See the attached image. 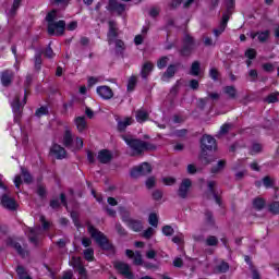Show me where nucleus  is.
<instances>
[{
    "label": "nucleus",
    "instance_id": "nucleus-23",
    "mask_svg": "<svg viewBox=\"0 0 279 279\" xmlns=\"http://www.w3.org/2000/svg\"><path fill=\"white\" fill-rule=\"evenodd\" d=\"M116 48V56L120 57V58H124V53H125V43L121 39H116L114 41Z\"/></svg>",
    "mask_w": 279,
    "mask_h": 279
},
{
    "label": "nucleus",
    "instance_id": "nucleus-43",
    "mask_svg": "<svg viewBox=\"0 0 279 279\" xmlns=\"http://www.w3.org/2000/svg\"><path fill=\"white\" fill-rule=\"evenodd\" d=\"M136 82H137L136 76H131L129 78L128 87H126L129 93H132V90H134V88H136Z\"/></svg>",
    "mask_w": 279,
    "mask_h": 279
},
{
    "label": "nucleus",
    "instance_id": "nucleus-60",
    "mask_svg": "<svg viewBox=\"0 0 279 279\" xmlns=\"http://www.w3.org/2000/svg\"><path fill=\"white\" fill-rule=\"evenodd\" d=\"M245 57L248 58V60H254L256 58V50L254 48L247 49Z\"/></svg>",
    "mask_w": 279,
    "mask_h": 279
},
{
    "label": "nucleus",
    "instance_id": "nucleus-9",
    "mask_svg": "<svg viewBox=\"0 0 279 279\" xmlns=\"http://www.w3.org/2000/svg\"><path fill=\"white\" fill-rule=\"evenodd\" d=\"M216 186H217L216 181H208L207 192L205 193V197L207 199H211V197H214L216 204H218V206H221V197H219V192H217V189H215Z\"/></svg>",
    "mask_w": 279,
    "mask_h": 279
},
{
    "label": "nucleus",
    "instance_id": "nucleus-62",
    "mask_svg": "<svg viewBox=\"0 0 279 279\" xmlns=\"http://www.w3.org/2000/svg\"><path fill=\"white\" fill-rule=\"evenodd\" d=\"M267 38H269V31H265L258 34L259 43H266Z\"/></svg>",
    "mask_w": 279,
    "mask_h": 279
},
{
    "label": "nucleus",
    "instance_id": "nucleus-41",
    "mask_svg": "<svg viewBox=\"0 0 279 279\" xmlns=\"http://www.w3.org/2000/svg\"><path fill=\"white\" fill-rule=\"evenodd\" d=\"M120 214L122 217V221L124 223H126V226L129 225V222L132 220V218H130V213H128V210H125V208L120 207Z\"/></svg>",
    "mask_w": 279,
    "mask_h": 279
},
{
    "label": "nucleus",
    "instance_id": "nucleus-7",
    "mask_svg": "<svg viewBox=\"0 0 279 279\" xmlns=\"http://www.w3.org/2000/svg\"><path fill=\"white\" fill-rule=\"evenodd\" d=\"M25 104H27V92H25V96H24V99H23V105H21V97L16 96L13 99V101L11 104V107H12V110H13V113H14L15 121L21 120V117L23 114V107L25 106Z\"/></svg>",
    "mask_w": 279,
    "mask_h": 279
},
{
    "label": "nucleus",
    "instance_id": "nucleus-16",
    "mask_svg": "<svg viewBox=\"0 0 279 279\" xmlns=\"http://www.w3.org/2000/svg\"><path fill=\"white\" fill-rule=\"evenodd\" d=\"M114 267L119 271V274H121L125 278H128V279L134 278V275L132 274V271H130V265H128L123 262H118V263H116Z\"/></svg>",
    "mask_w": 279,
    "mask_h": 279
},
{
    "label": "nucleus",
    "instance_id": "nucleus-31",
    "mask_svg": "<svg viewBox=\"0 0 279 279\" xmlns=\"http://www.w3.org/2000/svg\"><path fill=\"white\" fill-rule=\"evenodd\" d=\"M21 172L25 184H32V182H34V178L32 177L27 168L21 167Z\"/></svg>",
    "mask_w": 279,
    "mask_h": 279
},
{
    "label": "nucleus",
    "instance_id": "nucleus-8",
    "mask_svg": "<svg viewBox=\"0 0 279 279\" xmlns=\"http://www.w3.org/2000/svg\"><path fill=\"white\" fill-rule=\"evenodd\" d=\"M153 168L149 162H143L141 166L135 167L131 170V178H141L142 175H149L151 173Z\"/></svg>",
    "mask_w": 279,
    "mask_h": 279
},
{
    "label": "nucleus",
    "instance_id": "nucleus-2",
    "mask_svg": "<svg viewBox=\"0 0 279 279\" xmlns=\"http://www.w3.org/2000/svg\"><path fill=\"white\" fill-rule=\"evenodd\" d=\"M121 138L126 143L128 147L135 151L138 156L143 154V151H156V145L145 142L143 140L134 138L132 135L122 134Z\"/></svg>",
    "mask_w": 279,
    "mask_h": 279
},
{
    "label": "nucleus",
    "instance_id": "nucleus-50",
    "mask_svg": "<svg viewBox=\"0 0 279 279\" xmlns=\"http://www.w3.org/2000/svg\"><path fill=\"white\" fill-rule=\"evenodd\" d=\"M116 231L120 236H128V231H125V228L121 226V222L116 223Z\"/></svg>",
    "mask_w": 279,
    "mask_h": 279
},
{
    "label": "nucleus",
    "instance_id": "nucleus-4",
    "mask_svg": "<svg viewBox=\"0 0 279 279\" xmlns=\"http://www.w3.org/2000/svg\"><path fill=\"white\" fill-rule=\"evenodd\" d=\"M0 189L4 191L5 193L2 194L0 198V204L2 208H5V210L14 211L16 208H19V204H16V199L12 196H10V190L5 186L3 181L0 179Z\"/></svg>",
    "mask_w": 279,
    "mask_h": 279
},
{
    "label": "nucleus",
    "instance_id": "nucleus-29",
    "mask_svg": "<svg viewBox=\"0 0 279 279\" xmlns=\"http://www.w3.org/2000/svg\"><path fill=\"white\" fill-rule=\"evenodd\" d=\"M128 226L134 232H141V230H143V222L140 220L131 219Z\"/></svg>",
    "mask_w": 279,
    "mask_h": 279
},
{
    "label": "nucleus",
    "instance_id": "nucleus-35",
    "mask_svg": "<svg viewBox=\"0 0 279 279\" xmlns=\"http://www.w3.org/2000/svg\"><path fill=\"white\" fill-rule=\"evenodd\" d=\"M23 0H13V4L9 11L10 16H16V12L19 11V8H21V3Z\"/></svg>",
    "mask_w": 279,
    "mask_h": 279
},
{
    "label": "nucleus",
    "instance_id": "nucleus-24",
    "mask_svg": "<svg viewBox=\"0 0 279 279\" xmlns=\"http://www.w3.org/2000/svg\"><path fill=\"white\" fill-rule=\"evenodd\" d=\"M151 71H154V63L149 62V61L145 62L141 70V75H142L143 80H147V77H149V74L151 73Z\"/></svg>",
    "mask_w": 279,
    "mask_h": 279
},
{
    "label": "nucleus",
    "instance_id": "nucleus-15",
    "mask_svg": "<svg viewBox=\"0 0 279 279\" xmlns=\"http://www.w3.org/2000/svg\"><path fill=\"white\" fill-rule=\"evenodd\" d=\"M96 93L105 100L112 99L114 97V92H112V88L107 85L98 86Z\"/></svg>",
    "mask_w": 279,
    "mask_h": 279
},
{
    "label": "nucleus",
    "instance_id": "nucleus-10",
    "mask_svg": "<svg viewBox=\"0 0 279 279\" xmlns=\"http://www.w3.org/2000/svg\"><path fill=\"white\" fill-rule=\"evenodd\" d=\"M180 65L181 63L169 64L167 70L161 75V82H169V80H172V77H175V74L180 69Z\"/></svg>",
    "mask_w": 279,
    "mask_h": 279
},
{
    "label": "nucleus",
    "instance_id": "nucleus-19",
    "mask_svg": "<svg viewBox=\"0 0 279 279\" xmlns=\"http://www.w3.org/2000/svg\"><path fill=\"white\" fill-rule=\"evenodd\" d=\"M116 121L118 123L117 130L120 133L125 132V130H128L129 125H132V123H134V119H132V118H124L123 120L118 118Z\"/></svg>",
    "mask_w": 279,
    "mask_h": 279
},
{
    "label": "nucleus",
    "instance_id": "nucleus-5",
    "mask_svg": "<svg viewBox=\"0 0 279 279\" xmlns=\"http://www.w3.org/2000/svg\"><path fill=\"white\" fill-rule=\"evenodd\" d=\"M182 47L179 49V53L181 58H190L192 56L193 50L195 49V38L190 34H185L182 39Z\"/></svg>",
    "mask_w": 279,
    "mask_h": 279
},
{
    "label": "nucleus",
    "instance_id": "nucleus-55",
    "mask_svg": "<svg viewBox=\"0 0 279 279\" xmlns=\"http://www.w3.org/2000/svg\"><path fill=\"white\" fill-rule=\"evenodd\" d=\"M269 210L272 213V215H279V202H272L269 205Z\"/></svg>",
    "mask_w": 279,
    "mask_h": 279
},
{
    "label": "nucleus",
    "instance_id": "nucleus-12",
    "mask_svg": "<svg viewBox=\"0 0 279 279\" xmlns=\"http://www.w3.org/2000/svg\"><path fill=\"white\" fill-rule=\"evenodd\" d=\"M14 80V72L12 70H4L0 74V82L4 88L12 86Z\"/></svg>",
    "mask_w": 279,
    "mask_h": 279
},
{
    "label": "nucleus",
    "instance_id": "nucleus-3",
    "mask_svg": "<svg viewBox=\"0 0 279 279\" xmlns=\"http://www.w3.org/2000/svg\"><path fill=\"white\" fill-rule=\"evenodd\" d=\"M87 232L89 236H92L95 241V243L98 244V247L100 250H104L105 252H114V245L110 243V240H108V236L104 234V232L99 231V229L95 228L93 225H87Z\"/></svg>",
    "mask_w": 279,
    "mask_h": 279
},
{
    "label": "nucleus",
    "instance_id": "nucleus-58",
    "mask_svg": "<svg viewBox=\"0 0 279 279\" xmlns=\"http://www.w3.org/2000/svg\"><path fill=\"white\" fill-rule=\"evenodd\" d=\"M263 70L266 71V73H274L276 68L274 66V63H264Z\"/></svg>",
    "mask_w": 279,
    "mask_h": 279
},
{
    "label": "nucleus",
    "instance_id": "nucleus-61",
    "mask_svg": "<svg viewBox=\"0 0 279 279\" xmlns=\"http://www.w3.org/2000/svg\"><path fill=\"white\" fill-rule=\"evenodd\" d=\"M189 86L192 90H198L199 89V81L192 78L189 83Z\"/></svg>",
    "mask_w": 279,
    "mask_h": 279
},
{
    "label": "nucleus",
    "instance_id": "nucleus-27",
    "mask_svg": "<svg viewBox=\"0 0 279 279\" xmlns=\"http://www.w3.org/2000/svg\"><path fill=\"white\" fill-rule=\"evenodd\" d=\"M205 223L210 228H215V214L210 209H206L205 213Z\"/></svg>",
    "mask_w": 279,
    "mask_h": 279
},
{
    "label": "nucleus",
    "instance_id": "nucleus-30",
    "mask_svg": "<svg viewBox=\"0 0 279 279\" xmlns=\"http://www.w3.org/2000/svg\"><path fill=\"white\" fill-rule=\"evenodd\" d=\"M226 159L219 160L216 166L211 167V173H221L226 169Z\"/></svg>",
    "mask_w": 279,
    "mask_h": 279
},
{
    "label": "nucleus",
    "instance_id": "nucleus-56",
    "mask_svg": "<svg viewBox=\"0 0 279 279\" xmlns=\"http://www.w3.org/2000/svg\"><path fill=\"white\" fill-rule=\"evenodd\" d=\"M14 250H16L17 254L22 256V258H25L26 252L23 250V246H21V243L17 242V244H14Z\"/></svg>",
    "mask_w": 279,
    "mask_h": 279
},
{
    "label": "nucleus",
    "instance_id": "nucleus-34",
    "mask_svg": "<svg viewBox=\"0 0 279 279\" xmlns=\"http://www.w3.org/2000/svg\"><path fill=\"white\" fill-rule=\"evenodd\" d=\"M253 208L255 210H263L265 208V198L256 197L253 199Z\"/></svg>",
    "mask_w": 279,
    "mask_h": 279
},
{
    "label": "nucleus",
    "instance_id": "nucleus-40",
    "mask_svg": "<svg viewBox=\"0 0 279 279\" xmlns=\"http://www.w3.org/2000/svg\"><path fill=\"white\" fill-rule=\"evenodd\" d=\"M232 10H234V0H229L227 2V11L222 14V16H232Z\"/></svg>",
    "mask_w": 279,
    "mask_h": 279
},
{
    "label": "nucleus",
    "instance_id": "nucleus-64",
    "mask_svg": "<svg viewBox=\"0 0 279 279\" xmlns=\"http://www.w3.org/2000/svg\"><path fill=\"white\" fill-rule=\"evenodd\" d=\"M206 104H208V98L207 97L199 98L198 99V108H199V110H205Z\"/></svg>",
    "mask_w": 279,
    "mask_h": 279
},
{
    "label": "nucleus",
    "instance_id": "nucleus-45",
    "mask_svg": "<svg viewBox=\"0 0 279 279\" xmlns=\"http://www.w3.org/2000/svg\"><path fill=\"white\" fill-rule=\"evenodd\" d=\"M148 223L153 226V228H158V215L151 213L148 217Z\"/></svg>",
    "mask_w": 279,
    "mask_h": 279
},
{
    "label": "nucleus",
    "instance_id": "nucleus-18",
    "mask_svg": "<svg viewBox=\"0 0 279 279\" xmlns=\"http://www.w3.org/2000/svg\"><path fill=\"white\" fill-rule=\"evenodd\" d=\"M50 151L56 156L57 160H64L66 158V149L59 144H53Z\"/></svg>",
    "mask_w": 279,
    "mask_h": 279
},
{
    "label": "nucleus",
    "instance_id": "nucleus-48",
    "mask_svg": "<svg viewBox=\"0 0 279 279\" xmlns=\"http://www.w3.org/2000/svg\"><path fill=\"white\" fill-rule=\"evenodd\" d=\"M174 232L175 230H173V227L169 225L162 227V234H165V236H173Z\"/></svg>",
    "mask_w": 279,
    "mask_h": 279
},
{
    "label": "nucleus",
    "instance_id": "nucleus-51",
    "mask_svg": "<svg viewBox=\"0 0 279 279\" xmlns=\"http://www.w3.org/2000/svg\"><path fill=\"white\" fill-rule=\"evenodd\" d=\"M133 263L134 265H143V255L140 251L135 252V255H133Z\"/></svg>",
    "mask_w": 279,
    "mask_h": 279
},
{
    "label": "nucleus",
    "instance_id": "nucleus-37",
    "mask_svg": "<svg viewBox=\"0 0 279 279\" xmlns=\"http://www.w3.org/2000/svg\"><path fill=\"white\" fill-rule=\"evenodd\" d=\"M265 101H266L267 104H278V101H279V92L269 94V95L266 97Z\"/></svg>",
    "mask_w": 279,
    "mask_h": 279
},
{
    "label": "nucleus",
    "instance_id": "nucleus-14",
    "mask_svg": "<svg viewBox=\"0 0 279 279\" xmlns=\"http://www.w3.org/2000/svg\"><path fill=\"white\" fill-rule=\"evenodd\" d=\"M107 10L109 12H117L118 16H121L125 12V4L119 3V0H109Z\"/></svg>",
    "mask_w": 279,
    "mask_h": 279
},
{
    "label": "nucleus",
    "instance_id": "nucleus-38",
    "mask_svg": "<svg viewBox=\"0 0 279 279\" xmlns=\"http://www.w3.org/2000/svg\"><path fill=\"white\" fill-rule=\"evenodd\" d=\"M205 243L208 247H215V246L219 245V239H217V236H215V235H209L206 239Z\"/></svg>",
    "mask_w": 279,
    "mask_h": 279
},
{
    "label": "nucleus",
    "instance_id": "nucleus-42",
    "mask_svg": "<svg viewBox=\"0 0 279 279\" xmlns=\"http://www.w3.org/2000/svg\"><path fill=\"white\" fill-rule=\"evenodd\" d=\"M84 258L85 260H88L89 263L94 260L95 258V251L93 248H86L84 252Z\"/></svg>",
    "mask_w": 279,
    "mask_h": 279
},
{
    "label": "nucleus",
    "instance_id": "nucleus-57",
    "mask_svg": "<svg viewBox=\"0 0 279 279\" xmlns=\"http://www.w3.org/2000/svg\"><path fill=\"white\" fill-rule=\"evenodd\" d=\"M37 195L39 197H47V189L44 185H37Z\"/></svg>",
    "mask_w": 279,
    "mask_h": 279
},
{
    "label": "nucleus",
    "instance_id": "nucleus-63",
    "mask_svg": "<svg viewBox=\"0 0 279 279\" xmlns=\"http://www.w3.org/2000/svg\"><path fill=\"white\" fill-rule=\"evenodd\" d=\"M151 236H154V228L149 227L143 232V238L149 240Z\"/></svg>",
    "mask_w": 279,
    "mask_h": 279
},
{
    "label": "nucleus",
    "instance_id": "nucleus-20",
    "mask_svg": "<svg viewBox=\"0 0 279 279\" xmlns=\"http://www.w3.org/2000/svg\"><path fill=\"white\" fill-rule=\"evenodd\" d=\"M228 21H229V16L222 15V20H221L218 28H215L213 31L216 38H219L222 35V33L226 32V28L228 27Z\"/></svg>",
    "mask_w": 279,
    "mask_h": 279
},
{
    "label": "nucleus",
    "instance_id": "nucleus-44",
    "mask_svg": "<svg viewBox=\"0 0 279 279\" xmlns=\"http://www.w3.org/2000/svg\"><path fill=\"white\" fill-rule=\"evenodd\" d=\"M43 53L45 56V58H48L49 60H51V58H56V53L53 52V49L51 48V44L48 45V47L43 50Z\"/></svg>",
    "mask_w": 279,
    "mask_h": 279
},
{
    "label": "nucleus",
    "instance_id": "nucleus-21",
    "mask_svg": "<svg viewBox=\"0 0 279 279\" xmlns=\"http://www.w3.org/2000/svg\"><path fill=\"white\" fill-rule=\"evenodd\" d=\"M63 145L65 147H73V132H71V129L69 126H65V131L63 134Z\"/></svg>",
    "mask_w": 279,
    "mask_h": 279
},
{
    "label": "nucleus",
    "instance_id": "nucleus-32",
    "mask_svg": "<svg viewBox=\"0 0 279 279\" xmlns=\"http://www.w3.org/2000/svg\"><path fill=\"white\" fill-rule=\"evenodd\" d=\"M135 117H136L137 123H145V121L149 119V113L145 110H137Z\"/></svg>",
    "mask_w": 279,
    "mask_h": 279
},
{
    "label": "nucleus",
    "instance_id": "nucleus-28",
    "mask_svg": "<svg viewBox=\"0 0 279 279\" xmlns=\"http://www.w3.org/2000/svg\"><path fill=\"white\" fill-rule=\"evenodd\" d=\"M201 71H202V63L199 61H194L190 69V75H193V77H198Z\"/></svg>",
    "mask_w": 279,
    "mask_h": 279
},
{
    "label": "nucleus",
    "instance_id": "nucleus-22",
    "mask_svg": "<svg viewBox=\"0 0 279 279\" xmlns=\"http://www.w3.org/2000/svg\"><path fill=\"white\" fill-rule=\"evenodd\" d=\"M40 234V229L28 228L27 238L33 243V245H38V235Z\"/></svg>",
    "mask_w": 279,
    "mask_h": 279
},
{
    "label": "nucleus",
    "instance_id": "nucleus-59",
    "mask_svg": "<svg viewBox=\"0 0 279 279\" xmlns=\"http://www.w3.org/2000/svg\"><path fill=\"white\" fill-rule=\"evenodd\" d=\"M251 151H252V154H260V151H263V145H260L258 143H254L252 145Z\"/></svg>",
    "mask_w": 279,
    "mask_h": 279
},
{
    "label": "nucleus",
    "instance_id": "nucleus-46",
    "mask_svg": "<svg viewBox=\"0 0 279 279\" xmlns=\"http://www.w3.org/2000/svg\"><path fill=\"white\" fill-rule=\"evenodd\" d=\"M167 64H169V57H161L158 61H157V66L158 69H167Z\"/></svg>",
    "mask_w": 279,
    "mask_h": 279
},
{
    "label": "nucleus",
    "instance_id": "nucleus-49",
    "mask_svg": "<svg viewBox=\"0 0 279 279\" xmlns=\"http://www.w3.org/2000/svg\"><path fill=\"white\" fill-rule=\"evenodd\" d=\"M45 114H49V108L47 107H40L36 110L35 112V117H38L40 119V117H45Z\"/></svg>",
    "mask_w": 279,
    "mask_h": 279
},
{
    "label": "nucleus",
    "instance_id": "nucleus-33",
    "mask_svg": "<svg viewBox=\"0 0 279 279\" xmlns=\"http://www.w3.org/2000/svg\"><path fill=\"white\" fill-rule=\"evenodd\" d=\"M223 93L225 95H228L229 99H236V87L226 86Z\"/></svg>",
    "mask_w": 279,
    "mask_h": 279
},
{
    "label": "nucleus",
    "instance_id": "nucleus-13",
    "mask_svg": "<svg viewBox=\"0 0 279 279\" xmlns=\"http://www.w3.org/2000/svg\"><path fill=\"white\" fill-rule=\"evenodd\" d=\"M192 184L191 179L182 180L178 190V195L181 199H186V197H189V189H191Z\"/></svg>",
    "mask_w": 279,
    "mask_h": 279
},
{
    "label": "nucleus",
    "instance_id": "nucleus-6",
    "mask_svg": "<svg viewBox=\"0 0 279 279\" xmlns=\"http://www.w3.org/2000/svg\"><path fill=\"white\" fill-rule=\"evenodd\" d=\"M65 29H66V22L64 20L52 22L48 24V27H47V32L49 36H64Z\"/></svg>",
    "mask_w": 279,
    "mask_h": 279
},
{
    "label": "nucleus",
    "instance_id": "nucleus-39",
    "mask_svg": "<svg viewBox=\"0 0 279 279\" xmlns=\"http://www.w3.org/2000/svg\"><path fill=\"white\" fill-rule=\"evenodd\" d=\"M16 274L20 279H32V277L27 275V271L25 270V267H23V266H17Z\"/></svg>",
    "mask_w": 279,
    "mask_h": 279
},
{
    "label": "nucleus",
    "instance_id": "nucleus-17",
    "mask_svg": "<svg viewBox=\"0 0 279 279\" xmlns=\"http://www.w3.org/2000/svg\"><path fill=\"white\" fill-rule=\"evenodd\" d=\"M112 158H113L112 153L108 149H101L100 151H98L97 160L101 165H108L112 162Z\"/></svg>",
    "mask_w": 279,
    "mask_h": 279
},
{
    "label": "nucleus",
    "instance_id": "nucleus-52",
    "mask_svg": "<svg viewBox=\"0 0 279 279\" xmlns=\"http://www.w3.org/2000/svg\"><path fill=\"white\" fill-rule=\"evenodd\" d=\"M263 184L265 189H274V180H271V177H264Z\"/></svg>",
    "mask_w": 279,
    "mask_h": 279
},
{
    "label": "nucleus",
    "instance_id": "nucleus-54",
    "mask_svg": "<svg viewBox=\"0 0 279 279\" xmlns=\"http://www.w3.org/2000/svg\"><path fill=\"white\" fill-rule=\"evenodd\" d=\"M209 77L214 80V82H217L219 80V71L216 68H211L209 70Z\"/></svg>",
    "mask_w": 279,
    "mask_h": 279
},
{
    "label": "nucleus",
    "instance_id": "nucleus-53",
    "mask_svg": "<svg viewBox=\"0 0 279 279\" xmlns=\"http://www.w3.org/2000/svg\"><path fill=\"white\" fill-rule=\"evenodd\" d=\"M57 14V11L53 10L52 12H49L47 15H46V21L48 23V25H51V23H54L56 22V15Z\"/></svg>",
    "mask_w": 279,
    "mask_h": 279
},
{
    "label": "nucleus",
    "instance_id": "nucleus-25",
    "mask_svg": "<svg viewBox=\"0 0 279 279\" xmlns=\"http://www.w3.org/2000/svg\"><path fill=\"white\" fill-rule=\"evenodd\" d=\"M35 51H36L34 57L35 71H40L43 66V49H36Z\"/></svg>",
    "mask_w": 279,
    "mask_h": 279
},
{
    "label": "nucleus",
    "instance_id": "nucleus-26",
    "mask_svg": "<svg viewBox=\"0 0 279 279\" xmlns=\"http://www.w3.org/2000/svg\"><path fill=\"white\" fill-rule=\"evenodd\" d=\"M74 123L76 125V129L80 133L84 132L88 128V124L86 123V117H76L74 120Z\"/></svg>",
    "mask_w": 279,
    "mask_h": 279
},
{
    "label": "nucleus",
    "instance_id": "nucleus-47",
    "mask_svg": "<svg viewBox=\"0 0 279 279\" xmlns=\"http://www.w3.org/2000/svg\"><path fill=\"white\" fill-rule=\"evenodd\" d=\"M75 269L78 271V276H81V278H86L88 276L86 268L82 266V264H76Z\"/></svg>",
    "mask_w": 279,
    "mask_h": 279
},
{
    "label": "nucleus",
    "instance_id": "nucleus-36",
    "mask_svg": "<svg viewBox=\"0 0 279 279\" xmlns=\"http://www.w3.org/2000/svg\"><path fill=\"white\" fill-rule=\"evenodd\" d=\"M230 270V264H228L227 262H221L218 266H216V271H218V274H226Z\"/></svg>",
    "mask_w": 279,
    "mask_h": 279
},
{
    "label": "nucleus",
    "instance_id": "nucleus-1",
    "mask_svg": "<svg viewBox=\"0 0 279 279\" xmlns=\"http://www.w3.org/2000/svg\"><path fill=\"white\" fill-rule=\"evenodd\" d=\"M201 149L199 160L202 165H210V162H215L213 156L208 155V151H215L217 149V140H215V137L204 134L201 137Z\"/></svg>",
    "mask_w": 279,
    "mask_h": 279
},
{
    "label": "nucleus",
    "instance_id": "nucleus-11",
    "mask_svg": "<svg viewBox=\"0 0 279 279\" xmlns=\"http://www.w3.org/2000/svg\"><path fill=\"white\" fill-rule=\"evenodd\" d=\"M109 31L107 33L108 44L112 45L117 38H119V27L117 26L116 21H109Z\"/></svg>",
    "mask_w": 279,
    "mask_h": 279
}]
</instances>
